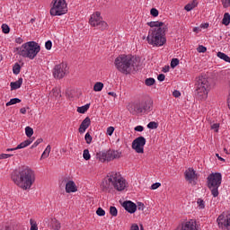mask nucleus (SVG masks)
<instances>
[{
    "instance_id": "obj_30",
    "label": "nucleus",
    "mask_w": 230,
    "mask_h": 230,
    "mask_svg": "<svg viewBox=\"0 0 230 230\" xmlns=\"http://www.w3.org/2000/svg\"><path fill=\"white\" fill-rule=\"evenodd\" d=\"M13 75H19L21 73V65L19 63H15L13 66Z\"/></svg>"
},
{
    "instance_id": "obj_15",
    "label": "nucleus",
    "mask_w": 230,
    "mask_h": 230,
    "mask_svg": "<svg viewBox=\"0 0 230 230\" xmlns=\"http://www.w3.org/2000/svg\"><path fill=\"white\" fill-rule=\"evenodd\" d=\"M217 222L220 229H227V227L230 226V214H228L226 217L224 215L218 216Z\"/></svg>"
},
{
    "instance_id": "obj_32",
    "label": "nucleus",
    "mask_w": 230,
    "mask_h": 230,
    "mask_svg": "<svg viewBox=\"0 0 230 230\" xmlns=\"http://www.w3.org/2000/svg\"><path fill=\"white\" fill-rule=\"evenodd\" d=\"M25 134L27 137H31L33 136V129L31 128V127L27 126L25 128Z\"/></svg>"
},
{
    "instance_id": "obj_54",
    "label": "nucleus",
    "mask_w": 230,
    "mask_h": 230,
    "mask_svg": "<svg viewBox=\"0 0 230 230\" xmlns=\"http://www.w3.org/2000/svg\"><path fill=\"white\" fill-rule=\"evenodd\" d=\"M172 96H174V98H179V96H181V92H179L178 90H174L172 93Z\"/></svg>"
},
{
    "instance_id": "obj_27",
    "label": "nucleus",
    "mask_w": 230,
    "mask_h": 230,
    "mask_svg": "<svg viewBox=\"0 0 230 230\" xmlns=\"http://www.w3.org/2000/svg\"><path fill=\"white\" fill-rule=\"evenodd\" d=\"M229 23H230V14L229 13H226L222 20V24H225V26H229Z\"/></svg>"
},
{
    "instance_id": "obj_56",
    "label": "nucleus",
    "mask_w": 230,
    "mask_h": 230,
    "mask_svg": "<svg viewBox=\"0 0 230 230\" xmlns=\"http://www.w3.org/2000/svg\"><path fill=\"white\" fill-rule=\"evenodd\" d=\"M130 230H139V226H137V224H133L130 227Z\"/></svg>"
},
{
    "instance_id": "obj_25",
    "label": "nucleus",
    "mask_w": 230,
    "mask_h": 230,
    "mask_svg": "<svg viewBox=\"0 0 230 230\" xmlns=\"http://www.w3.org/2000/svg\"><path fill=\"white\" fill-rule=\"evenodd\" d=\"M89 107H91V103L85 104L84 106L78 107L77 112H79V114H85V112L89 111Z\"/></svg>"
},
{
    "instance_id": "obj_19",
    "label": "nucleus",
    "mask_w": 230,
    "mask_h": 230,
    "mask_svg": "<svg viewBox=\"0 0 230 230\" xmlns=\"http://www.w3.org/2000/svg\"><path fill=\"white\" fill-rule=\"evenodd\" d=\"M147 26H150V30H159V28H164L166 25L163 22H149Z\"/></svg>"
},
{
    "instance_id": "obj_20",
    "label": "nucleus",
    "mask_w": 230,
    "mask_h": 230,
    "mask_svg": "<svg viewBox=\"0 0 230 230\" xmlns=\"http://www.w3.org/2000/svg\"><path fill=\"white\" fill-rule=\"evenodd\" d=\"M10 85H11V91H16V89H21V85H22V77H20L15 82H12Z\"/></svg>"
},
{
    "instance_id": "obj_11",
    "label": "nucleus",
    "mask_w": 230,
    "mask_h": 230,
    "mask_svg": "<svg viewBox=\"0 0 230 230\" xmlns=\"http://www.w3.org/2000/svg\"><path fill=\"white\" fill-rule=\"evenodd\" d=\"M89 23L93 26H99V29L103 31L107 30L109 25L103 21V18H102V13L100 12H96L94 14H92Z\"/></svg>"
},
{
    "instance_id": "obj_45",
    "label": "nucleus",
    "mask_w": 230,
    "mask_h": 230,
    "mask_svg": "<svg viewBox=\"0 0 230 230\" xmlns=\"http://www.w3.org/2000/svg\"><path fill=\"white\" fill-rule=\"evenodd\" d=\"M150 13L153 17H157L159 15V11L155 8H152Z\"/></svg>"
},
{
    "instance_id": "obj_2",
    "label": "nucleus",
    "mask_w": 230,
    "mask_h": 230,
    "mask_svg": "<svg viewBox=\"0 0 230 230\" xmlns=\"http://www.w3.org/2000/svg\"><path fill=\"white\" fill-rule=\"evenodd\" d=\"M114 64L119 73L130 75L132 71H136L139 66V58L134 56L120 55L116 58Z\"/></svg>"
},
{
    "instance_id": "obj_47",
    "label": "nucleus",
    "mask_w": 230,
    "mask_h": 230,
    "mask_svg": "<svg viewBox=\"0 0 230 230\" xmlns=\"http://www.w3.org/2000/svg\"><path fill=\"white\" fill-rule=\"evenodd\" d=\"M224 8H229L230 6V0H221Z\"/></svg>"
},
{
    "instance_id": "obj_43",
    "label": "nucleus",
    "mask_w": 230,
    "mask_h": 230,
    "mask_svg": "<svg viewBox=\"0 0 230 230\" xmlns=\"http://www.w3.org/2000/svg\"><path fill=\"white\" fill-rule=\"evenodd\" d=\"M198 53H206L208 51V49L202 45H199L197 49Z\"/></svg>"
},
{
    "instance_id": "obj_10",
    "label": "nucleus",
    "mask_w": 230,
    "mask_h": 230,
    "mask_svg": "<svg viewBox=\"0 0 230 230\" xmlns=\"http://www.w3.org/2000/svg\"><path fill=\"white\" fill-rule=\"evenodd\" d=\"M67 13V4L66 0H54L53 7L50 9V15H64Z\"/></svg>"
},
{
    "instance_id": "obj_49",
    "label": "nucleus",
    "mask_w": 230,
    "mask_h": 230,
    "mask_svg": "<svg viewBox=\"0 0 230 230\" xmlns=\"http://www.w3.org/2000/svg\"><path fill=\"white\" fill-rule=\"evenodd\" d=\"M112 134H114V127H109L107 128V135L108 136H112Z\"/></svg>"
},
{
    "instance_id": "obj_31",
    "label": "nucleus",
    "mask_w": 230,
    "mask_h": 230,
    "mask_svg": "<svg viewBox=\"0 0 230 230\" xmlns=\"http://www.w3.org/2000/svg\"><path fill=\"white\" fill-rule=\"evenodd\" d=\"M154 84H155V79L149 77L147 79H146L145 81V84L147 85V87H152V85H154Z\"/></svg>"
},
{
    "instance_id": "obj_29",
    "label": "nucleus",
    "mask_w": 230,
    "mask_h": 230,
    "mask_svg": "<svg viewBox=\"0 0 230 230\" xmlns=\"http://www.w3.org/2000/svg\"><path fill=\"white\" fill-rule=\"evenodd\" d=\"M16 103H21V99L13 98L11 99L10 102H6V107H10V105H15Z\"/></svg>"
},
{
    "instance_id": "obj_60",
    "label": "nucleus",
    "mask_w": 230,
    "mask_h": 230,
    "mask_svg": "<svg viewBox=\"0 0 230 230\" xmlns=\"http://www.w3.org/2000/svg\"><path fill=\"white\" fill-rule=\"evenodd\" d=\"M21 114H26V108H22L20 110Z\"/></svg>"
},
{
    "instance_id": "obj_18",
    "label": "nucleus",
    "mask_w": 230,
    "mask_h": 230,
    "mask_svg": "<svg viewBox=\"0 0 230 230\" xmlns=\"http://www.w3.org/2000/svg\"><path fill=\"white\" fill-rule=\"evenodd\" d=\"M89 127H91V119L86 117L79 126V134H84V132H85L86 128H89Z\"/></svg>"
},
{
    "instance_id": "obj_28",
    "label": "nucleus",
    "mask_w": 230,
    "mask_h": 230,
    "mask_svg": "<svg viewBox=\"0 0 230 230\" xmlns=\"http://www.w3.org/2000/svg\"><path fill=\"white\" fill-rule=\"evenodd\" d=\"M102 89H103V83L102 82H97L93 85V91H95V93H100V91H102Z\"/></svg>"
},
{
    "instance_id": "obj_58",
    "label": "nucleus",
    "mask_w": 230,
    "mask_h": 230,
    "mask_svg": "<svg viewBox=\"0 0 230 230\" xmlns=\"http://www.w3.org/2000/svg\"><path fill=\"white\" fill-rule=\"evenodd\" d=\"M108 94H109V96H113V98H116V96H117L116 93H114V92H109Z\"/></svg>"
},
{
    "instance_id": "obj_42",
    "label": "nucleus",
    "mask_w": 230,
    "mask_h": 230,
    "mask_svg": "<svg viewBox=\"0 0 230 230\" xmlns=\"http://www.w3.org/2000/svg\"><path fill=\"white\" fill-rule=\"evenodd\" d=\"M42 141H44V139L42 138H38L34 144L31 146V148H37V146H39V145H40V143H42Z\"/></svg>"
},
{
    "instance_id": "obj_7",
    "label": "nucleus",
    "mask_w": 230,
    "mask_h": 230,
    "mask_svg": "<svg viewBox=\"0 0 230 230\" xmlns=\"http://www.w3.org/2000/svg\"><path fill=\"white\" fill-rule=\"evenodd\" d=\"M208 188L210 190L213 197L217 198L219 195L218 188L222 184V173L212 172L207 178Z\"/></svg>"
},
{
    "instance_id": "obj_6",
    "label": "nucleus",
    "mask_w": 230,
    "mask_h": 230,
    "mask_svg": "<svg viewBox=\"0 0 230 230\" xmlns=\"http://www.w3.org/2000/svg\"><path fill=\"white\" fill-rule=\"evenodd\" d=\"M152 105H154V102H152L151 99H144L131 103L128 106V111L133 115L142 114V112L150 111L152 109Z\"/></svg>"
},
{
    "instance_id": "obj_24",
    "label": "nucleus",
    "mask_w": 230,
    "mask_h": 230,
    "mask_svg": "<svg viewBox=\"0 0 230 230\" xmlns=\"http://www.w3.org/2000/svg\"><path fill=\"white\" fill-rule=\"evenodd\" d=\"M50 153H51V146L49 145L47 146L46 149L42 153L40 159H48V157H49Z\"/></svg>"
},
{
    "instance_id": "obj_38",
    "label": "nucleus",
    "mask_w": 230,
    "mask_h": 230,
    "mask_svg": "<svg viewBox=\"0 0 230 230\" xmlns=\"http://www.w3.org/2000/svg\"><path fill=\"white\" fill-rule=\"evenodd\" d=\"M197 204L199 209H204V208H206V202H204L202 199H199Z\"/></svg>"
},
{
    "instance_id": "obj_62",
    "label": "nucleus",
    "mask_w": 230,
    "mask_h": 230,
    "mask_svg": "<svg viewBox=\"0 0 230 230\" xmlns=\"http://www.w3.org/2000/svg\"><path fill=\"white\" fill-rule=\"evenodd\" d=\"M14 150H17V149H15V148H7L6 152H13Z\"/></svg>"
},
{
    "instance_id": "obj_14",
    "label": "nucleus",
    "mask_w": 230,
    "mask_h": 230,
    "mask_svg": "<svg viewBox=\"0 0 230 230\" xmlns=\"http://www.w3.org/2000/svg\"><path fill=\"white\" fill-rule=\"evenodd\" d=\"M185 181L191 184V186L197 185V173L193 168H189L184 172Z\"/></svg>"
},
{
    "instance_id": "obj_1",
    "label": "nucleus",
    "mask_w": 230,
    "mask_h": 230,
    "mask_svg": "<svg viewBox=\"0 0 230 230\" xmlns=\"http://www.w3.org/2000/svg\"><path fill=\"white\" fill-rule=\"evenodd\" d=\"M11 179L18 188L26 191L35 183V172L29 167H22L12 172Z\"/></svg>"
},
{
    "instance_id": "obj_61",
    "label": "nucleus",
    "mask_w": 230,
    "mask_h": 230,
    "mask_svg": "<svg viewBox=\"0 0 230 230\" xmlns=\"http://www.w3.org/2000/svg\"><path fill=\"white\" fill-rule=\"evenodd\" d=\"M16 42H17V44H22V39H21V38L16 39Z\"/></svg>"
},
{
    "instance_id": "obj_55",
    "label": "nucleus",
    "mask_w": 230,
    "mask_h": 230,
    "mask_svg": "<svg viewBox=\"0 0 230 230\" xmlns=\"http://www.w3.org/2000/svg\"><path fill=\"white\" fill-rule=\"evenodd\" d=\"M52 93L55 94V96H58L60 94V90L58 88H54Z\"/></svg>"
},
{
    "instance_id": "obj_3",
    "label": "nucleus",
    "mask_w": 230,
    "mask_h": 230,
    "mask_svg": "<svg viewBox=\"0 0 230 230\" xmlns=\"http://www.w3.org/2000/svg\"><path fill=\"white\" fill-rule=\"evenodd\" d=\"M108 179L103 181L101 184L102 191L111 193V190L114 188L117 191H123L127 188V180L121 176L119 172H111L107 176Z\"/></svg>"
},
{
    "instance_id": "obj_33",
    "label": "nucleus",
    "mask_w": 230,
    "mask_h": 230,
    "mask_svg": "<svg viewBox=\"0 0 230 230\" xmlns=\"http://www.w3.org/2000/svg\"><path fill=\"white\" fill-rule=\"evenodd\" d=\"M84 139H85V142L87 143V145H91V143H93V137L91 136L90 132H87L85 134Z\"/></svg>"
},
{
    "instance_id": "obj_51",
    "label": "nucleus",
    "mask_w": 230,
    "mask_h": 230,
    "mask_svg": "<svg viewBox=\"0 0 230 230\" xmlns=\"http://www.w3.org/2000/svg\"><path fill=\"white\" fill-rule=\"evenodd\" d=\"M13 155H8V154H1L0 159H8V157H12Z\"/></svg>"
},
{
    "instance_id": "obj_53",
    "label": "nucleus",
    "mask_w": 230,
    "mask_h": 230,
    "mask_svg": "<svg viewBox=\"0 0 230 230\" xmlns=\"http://www.w3.org/2000/svg\"><path fill=\"white\" fill-rule=\"evenodd\" d=\"M157 78L159 82H164V78H166V76L164 75V74H160Z\"/></svg>"
},
{
    "instance_id": "obj_8",
    "label": "nucleus",
    "mask_w": 230,
    "mask_h": 230,
    "mask_svg": "<svg viewBox=\"0 0 230 230\" xmlns=\"http://www.w3.org/2000/svg\"><path fill=\"white\" fill-rule=\"evenodd\" d=\"M196 85V94L201 100H206L208 98V89H209V81H208V77L201 75L199 76Z\"/></svg>"
},
{
    "instance_id": "obj_41",
    "label": "nucleus",
    "mask_w": 230,
    "mask_h": 230,
    "mask_svg": "<svg viewBox=\"0 0 230 230\" xmlns=\"http://www.w3.org/2000/svg\"><path fill=\"white\" fill-rule=\"evenodd\" d=\"M96 215H98V217H105V210H103L102 208H98L96 210Z\"/></svg>"
},
{
    "instance_id": "obj_34",
    "label": "nucleus",
    "mask_w": 230,
    "mask_h": 230,
    "mask_svg": "<svg viewBox=\"0 0 230 230\" xmlns=\"http://www.w3.org/2000/svg\"><path fill=\"white\" fill-rule=\"evenodd\" d=\"M110 215H111V217H118V208H116V207H110Z\"/></svg>"
},
{
    "instance_id": "obj_48",
    "label": "nucleus",
    "mask_w": 230,
    "mask_h": 230,
    "mask_svg": "<svg viewBox=\"0 0 230 230\" xmlns=\"http://www.w3.org/2000/svg\"><path fill=\"white\" fill-rule=\"evenodd\" d=\"M52 47H53V43L51 42V40L46 41V43H45L46 49L49 50V49H51Z\"/></svg>"
},
{
    "instance_id": "obj_57",
    "label": "nucleus",
    "mask_w": 230,
    "mask_h": 230,
    "mask_svg": "<svg viewBox=\"0 0 230 230\" xmlns=\"http://www.w3.org/2000/svg\"><path fill=\"white\" fill-rule=\"evenodd\" d=\"M170 71V66H165L163 68V73H168Z\"/></svg>"
},
{
    "instance_id": "obj_52",
    "label": "nucleus",
    "mask_w": 230,
    "mask_h": 230,
    "mask_svg": "<svg viewBox=\"0 0 230 230\" xmlns=\"http://www.w3.org/2000/svg\"><path fill=\"white\" fill-rule=\"evenodd\" d=\"M136 132H143L145 130V128L143 126H137L135 128Z\"/></svg>"
},
{
    "instance_id": "obj_22",
    "label": "nucleus",
    "mask_w": 230,
    "mask_h": 230,
    "mask_svg": "<svg viewBox=\"0 0 230 230\" xmlns=\"http://www.w3.org/2000/svg\"><path fill=\"white\" fill-rule=\"evenodd\" d=\"M198 4H199L198 0H192L190 3L185 5L184 10H186V12H191L193 8H197Z\"/></svg>"
},
{
    "instance_id": "obj_44",
    "label": "nucleus",
    "mask_w": 230,
    "mask_h": 230,
    "mask_svg": "<svg viewBox=\"0 0 230 230\" xmlns=\"http://www.w3.org/2000/svg\"><path fill=\"white\" fill-rule=\"evenodd\" d=\"M137 209H138V211H145V204L142 202H137Z\"/></svg>"
},
{
    "instance_id": "obj_35",
    "label": "nucleus",
    "mask_w": 230,
    "mask_h": 230,
    "mask_svg": "<svg viewBox=\"0 0 230 230\" xmlns=\"http://www.w3.org/2000/svg\"><path fill=\"white\" fill-rule=\"evenodd\" d=\"M83 157L85 161H89V159H91V154H89V149L84 150Z\"/></svg>"
},
{
    "instance_id": "obj_36",
    "label": "nucleus",
    "mask_w": 230,
    "mask_h": 230,
    "mask_svg": "<svg viewBox=\"0 0 230 230\" xmlns=\"http://www.w3.org/2000/svg\"><path fill=\"white\" fill-rule=\"evenodd\" d=\"M157 127H159V124L155 121H151L147 124V128L154 129V128H157Z\"/></svg>"
},
{
    "instance_id": "obj_63",
    "label": "nucleus",
    "mask_w": 230,
    "mask_h": 230,
    "mask_svg": "<svg viewBox=\"0 0 230 230\" xmlns=\"http://www.w3.org/2000/svg\"><path fill=\"white\" fill-rule=\"evenodd\" d=\"M193 31H195V32L199 31V27H195V28L193 29Z\"/></svg>"
},
{
    "instance_id": "obj_39",
    "label": "nucleus",
    "mask_w": 230,
    "mask_h": 230,
    "mask_svg": "<svg viewBox=\"0 0 230 230\" xmlns=\"http://www.w3.org/2000/svg\"><path fill=\"white\" fill-rule=\"evenodd\" d=\"M2 31L3 33H10V26H8L6 23L2 24Z\"/></svg>"
},
{
    "instance_id": "obj_40",
    "label": "nucleus",
    "mask_w": 230,
    "mask_h": 230,
    "mask_svg": "<svg viewBox=\"0 0 230 230\" xmlns=\"http://www.w3.org/2000/svg\"><path fill=\"white\" fill-rule=\"evenodd\" d=\"M30 224H31V230H39V226H37V223L33 219L30 220Z\"/></svg>"
},
{
    "instance_id": "obj_64",
    "label": "nucleus",
    "mask_w": 230,
    "mask_h": 230,
    "mask_svg": "<svg viewBox=\"0 0 230 230\" xmlns=\"http://www.w3.org/2000/svg\"><path fill=\"white\" fill-rule=\"evenodd\" d=\"M209 26V23H205L204 25H203V28H208Z\"/></svg>"
},
{
    "instance_id": "obj_23",
    "label": "nucleus",
    "mask_w": 230,
    "mask_h": 230,
    "mask_svg": "<svg viewBox=\"0 0 230 230\" xmlns=\"http://www.w3.org/2000/svg\"><path fill=\"white\" fill-rule=\"evenodd\" d=\"M50 226L54 230H58L61 227L60 222H58V220H57V218H52L50 221Z\"/></svg>"
},
{
    "instance_id": "obj_4",
    "label": "nucleus",
    "mask_w": 230,
    "mask_h": 230,
    "mask_svg": "<svg viewBox=\"0 0 230 230\" xmlns=\"http://www.w3.org/2000/svg\"><path fill=\"white\" fill-rule=\"evenodd\" d=\"M168 31V25L157 30H149L146 40L151 46L161 47L166 44V32Z\"/></svg>"
},
{
    "instance_id": "obj_5",
    "label": "nucleus",
    "mask_w": 230,
    "mask_h": 230,
    "mask_svg": "<svg viewBox=\"0 0 230 230\" xmlns=\"http://www.w3.org/2000/svg\"><path fill=\"white\" fill-rule=\"evenodd\" d=\"M15 50L18 51L20 57L33 60L40 52V45L35 41H28L22 44V47L16 48Z\"/></svg>"
},
{
    "instance_id": "obj_37",
    "label": "nucleus",
    "mask_w": 230,
    "mask_h": 230,
    "mask_svg": "<svg viewBox=\"0 0 230 230\" xmlns=\"http://www.w3.org/2000/svg\"><path fill=\"white\" fill-rule=\"evenodd\" d=\"M180 60L179 58H172L171 61V67L172 69H175V67H177V65L179 64Z\"/></svg>"
},
{
    "instance_id": "obj_17",
    "label": "nucleus",
    "mask_w": 230,
    "mask_h": 230,
    "mask_svg": "<svg viewBox=\"0 0 230 230\" xmlns=\"http://www.w3.org/2000/svg\"><path fill=\"white\" fill-rule=\"evenodd\" d=\"M122 208H124V209H126L128 213H130L131 215L137 211V205L130 200L124 201L122 203Z\"/></svg>"
},
{
    "instance_id": "obj_16",
    "label": "nucleus",
    "mask_w": 230,
    "mask_h": 230,
    "mask_svg": "<svg viewBox=\"0 0 230 230\" xmlns=\"http://www.w3.org/2000/svg\"><path fill=\"white\" fill-rule=\"evenodd\" d=\"M62 182H66V193H76V191H78V187H76V183H75L73 181H69L67 177L64 178Z\"/></svg>"
},
{
    "instance_id": "obj_12",
    "label": "nucleus",
    "mask_w": 230,
    "mask_h": 230,
    "mask_svg": "<svg viewBox=\"0 0 230 230\" xmlns=\"http://www.w3.org/2000/svg\"><path fill=\"white\" fill-rule=\"evenodd\" d=\"M145 145H146V138L145 137H138L132 142V148L137 154H145Z\"/></svg>"
},
{
    "instance_id": "obj_50",
    "label": "nucleus",
    "mask_w": 230,
    "mask_h": 230,
    "mask_svg": "<svg viewBox=\"0 0 230 230\" xmlns=\"http://www.w3.org/2000/svg\"><path fill=\"white\" fill-rule=\"evenodd\" d=\"M157 188H161V183L160 182H155L151 185V190H157Z\"/></svg>"
},
{
    "instance_id": "obj_9",
    "label": "nucleus",
    "mask_w": 230,
    "mask_h": 230,
    "mask_svg": "<svg viewBox=\"0 0 230 230\" xmlns=\"http://www.w3.org/2000/svg\"><path fill=\"white\" fill-rule=\"evenodd\" d=\"M121 157V152L114 151V150H108L102 151L96 154V159H99L101 163H108L111 161H114V159H119Z\"/></svg>"
},
{
    "instance_id": "obj_26",
    "label": "nucleus",
    "mask_w": 230,
    "mask_h": 230,
    "mask_svg": "<svg viewBox=\"0 0 230 230\" xmlns=\"http://www.w3.org/2000/svg\"><path fill=\"white\" fill-rule=\"evenodd\" d=\"M217 57H218V58H221V60H225V62H228V64H230V58L226 53L217 52Z\"/></svg>"
},
{
    "instance_id": "obj_13",
    "label": "nucleus",
    "mask_w": 230,
    "mask_h": 230,
    "mask_svg": "<svg viewBox=\"0 0 230 230\" xmlns=\"http://www.w3.org/2000/svg\"><path fill=\"white\" fill-rule=\"evenodd\" d=\"M66 75H67V64L61 63L55 66L54 71H53L54 78H57L58 80H61V78H64Z\"/></svg>"
},
{
    "instance_id": "obj_21",
    "label": "nucleus",
    "mask_w": 230,
    "mask_h": 230,
    "mask_svg": "<svg viewBox=\"0 0 230 230\" xmlns=\"http://www.w3.org/2000/svg\"><path fill=\"white\" fill-rule=\"evenodd\" d=\"M31 143H33V138H29V139L22 142L20 145H18L16 147H14V150H21V148H26V146H30Z\"/></svg>"
},
{
    "instance_id": "obj_46",
    "label": "nucleus",
    "mask_w": 230,
    "mask_h": 230,
    "mask_svg": "<svg viewBox=\"0 0 230 230\" xmlns=\"http://www.w3.org/2000/svg\"><path fill=\"white\" fill-rule=\"evenodd\" d=\"M210 128H211V130H214L215 132H218V128H220V124H218V123L212 124Z\"/></svg>"
},
{
    "instance_id": "obj_59",
    "label": "nucleus",
    "mask_w": 230,
    "mask_h": 230,
    "mask_svg": "<svg viewBox=\"0 0 230 230\" xmlns=\"http://www.w3.org/2000/svg\"><path fill=\"white\" fill-rule=\"evenodd\" d=\"M216 156L217 157V159L219 160V161H226L224 158H222V156H220V155H218V154H216Z\"/></svg>"
}]
</instances>
